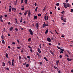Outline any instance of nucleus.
Wrapping results in <instances>:
<instances>
[{
  "label": "nucleus",
  "instance_id": "f257e3e1",
  "mask_svg": "<svg viewBox=\"0 0 73 73\" xmlns=\"http://www.w3.org/2000/svg\"><path fill=\"white\" fill-rule=\"evenodd\" d=\"M29 31L30 33L31 36H32L33 34V31H32V30H31V29H30L29 30Z\"/></svg>",
  "mask_w": 73,
  "mask_h": 73
},
{
  "label": "nucleus",
  "instance_id": "f03ea898",
  "mask_svg": "<svg viewBox=\"0 0 73 73\" xmlns=\"http://www.w3.org/2000/svg\"><path fill=\"white\" fill-rule=\"evenodd\" d=\"M45 26H46V27L48 26V24H46V23H45V22L44 23V24H43L42 28H44Z\"/></svg>",
  "mask_w": 73,
  "mask_h": 73
},
{
  "label": "nucleus",
  "instance_id": "7ed1b4c3",
  "mask_svg": "<svg viewBox=\"0 0 73 73\" xmlns=\"http://www.w3.org/2000/svg\"><path fill=\"white\" fill-rule=\"evenodd\" d=\"M28 16L29 17H31V11L30 10H29L28 11Z\"/></svg>",
  "mask_w": 73,
  "mask_h": 73
},
{
  "label": "nucleus",
  "instance_id": "20e7f679",
  "mask_svg": "<svg viewBox=\"0 0 73 73\" xmlns=\"http://www.w3.org/2000/svg\"><path fill=\"white\" fill-rule=\"evenodd\" d=\"M39 27V25H38V23H36V28L37 29H38V27Z\"/></svg>",
  "mask_w": 73,
  "mask_h": 73
},
{
  "label": "nucleus",
  "instance_id": "39448f33",
  "mask_svg": "<svg viewBox=\"0 0 73 73\" xmlns=\"http://www.w3.org/2000/svg\"><path fill=\"white\" fill-rule=\"evenodd\" d=\"M47 40L49 42H51V39H50V38H47Z\"/></svg>",
  "mask_w": 73,
  "mask_h": 73
},
{
  "label": "nucleus",
  "instance_id": "423d86ee",
  "mask_svg": "<svg viewBox=\"0 0 73 73\" xmlns=\"http://www.w3.org/2000/svg\"><path fill=\"white\" fill-rule=\"evenodd\" d=\"M64 5L65 8H67V6H66L67 4H66V3H63Z\"/></svg>",
  "mask_w": 73,
  "mask_h": 73
},
{
  "label": "nucleus",
  "instance_id": "0eeeda50",
  "mask_svg": "<svg viewBox=\"0 0 73 73\" xmlns=\"http://www.w3.org/2000/svg\"><path fill=\"white\" fill-rule=\"evenodd\" d=\"M48 31H49V29H47L46 30L45 32L44 33L45 34H47V33H48Z\"/></svg>",
  "mask_w": 73,
  "mask_h": 73
},
{
  "label": "nucleus",
  "instance_id": "6e6552de",
  "mask_svg": "<svg viewBox=\"0 0 73 73\" xmlns=\"http://www.w3.org/2000/svg\"><path fill=\"white\" fill-rule=\"evenodd\" d=\"M37 19V16L35 15L34 16V19L35 20H36V19Z\"/></svg>",
  "mask_w": 73,
  "mask_h": 73
},
{
  "label": "nucleus",
  "instance_id": "1a4fd4ad",
  "mask_svg": "<svg viewBox=\"0 0 73 73\" xmlns=\"http://www.w3.org/2000/svg\"><path fill=\"white\" fill-rule=\"evenodd\" d=\"M28 12V10H27L26 11H25L24 13V15H26Z\"/></svg>",
  "mask_w": 73,
  "mask_h": 73
},
{
  "label": "nucleus",
  "instance_id": "9d476101",
  "mask_svg": "<svg viewBox=\"0 0 73 73\" xmlns=\"http://www.w3.org/2000/svg\"><path fill=\"white\" fill-rule=\"evenodd\" d=\"M12 11H16V9L15 8V7L13 8L12 9Z\"/></svg>",
  "mask_w": 73,
  "mask_h": 73
},
{
  "label": "nucleus",
  "instance_id": "9b49d317",
  "mask_svg": "<svg viewBox=\"0 0 73 73\" xmlns=\"http://www.w3.org/2000/svg\"><path fill=\"white\" fill-rule=\"evenodd\" d=\"M59 62H60V61H59V60H58L56 61V65H57V66H58V63H59Z\"/></svg>",
  "mask_w": 73,
  "mask_h": 73
},
{
  "label": "nucleus",
  "instance_id": "f8f14e48",
  "mask_svg": "<svg viewBox=\"0 0 73 73\" xmlns=\"http://www.w3.org/2000/svg\"><path fill=\"white\" fill-rule=\"evenodd\" d=\"M2 66H5V63H4V62H2Z\"/></svg>",
  "mask_w": 73,
  "mask_h": 73
},
{
  "label": "nucleus",
  "instance_id": "ddd939ff",
  "mask_svg": "<svg viewBox=\"0 0 73 73\" xmlns=\"http://www.w3.org/2000/svg\"><path fill=\"white\" fill-rule=\"evenodd\" d=\"M38 52L39 53H41V51L40 50V49L39 48H38Z\"/></svg>",
  "mask_w": 73,
  "mask_h": 73
},
{
  "label": "nucleus",
  "instance_id": "4468645a",
  "mask_svg": "<svg viewBox=\"0 0 73 73\" xmlns=\"http://www.w3.org/2000/svg\"><path fill=\"white\" fill-rule=\"evenodd\" d=\"M61 13L63 15H64L65 13V11H62L61 12Z\"/></svg>",
  "mask_w": 73,
  "mask_h": 73
},
{
  "label": "nucleus",
  "instance_id": "2eb2a0df",
  "mask_svg": "<svg viewBox=\"0 0 73 73\" xmlns=\"http://www.w3.org/2000/svg\"><path fill=\"white\" fill-rule=\"evenodd\" d=\"M67 60H68V61H71L72 60L69 58H67Z\"/></svg>",
  "mask_w": 73,
  "mask_h": 73
},
{
  "label": "nucleus",
  "instance_id": "dca6fc26",
  "mask_svg": "<svg viewBox=\"0 0 73 73\" xmlns=\"http://www.w3.org/2000/svg\"><path fill=\"white\" fill-rule=\"evenodd\" d=\"M32 40V38H29L28 39V41L30 42L31 40Z\"/></svg>",
  "mask_w": 73,
  "mask_h": 73
},
{
  "label": "nucleus",
  "instance_id": "f3484780",
  "mask_svg": "<svg viewBox=\"0 0 73 73\" xmlns=\"http://www.w3.org/2000/svg\"><path fill=\"white\" fill-rule=\"evenodd\" d=\"M13 27H11L10 29H9L10 31H12L13 30Z\"/></svg>",
  "mask_w": 73,
  "mask_h": 73
},
{
  "label": "nucleus",
  "instance_id": "a211bd4d",
  "mask_svg": "<svg viewBox=\"0 0 73 73\" xmlns=\"http://www.w3.org/2000/svg\"><path fill=\"white\" fill-rule=\"evenodd\" d=\"M67 7H70V5L69 3H67V6H66Z\"/></svg>",
  "mask_w": 73,
  "mask_h": 73
},
{
  "label": "nucleus",
  "instance_id": "6ab92c4d",
  "mask_svg": "<svg viewBox=\"0 0 73 73\" xmlns=\"http://www.w3.org/2000/svg\"><path fill=\"white\" fill-rule=\"evenodd\" d=\"M54 68H55V69H57V70H58V68H57V67L54 66Z\"/></svg>",
  "mask_w": 73,
  "mask_h": 73
},
{
  "label": "nucleus",
  "instance_id": "aec40b11",
  "mask_svg": "<svg viewBox=\"0 0 73 73\" xmlns=\"http://www.w3.org/2000/svg\"><path fill=\"white\" fill-rule=\"evenodd\" d=\"M6 56L7 58H8V54H7V53H6Z\"/></svg>",
  "mask_w": 73,
  "mask_h": 73
},
{
  "label": "nucleus",
  "instance_id": "412c9836",
  "mask_svg": "<svg viewBox=\"0 0 73 73\" xmlns=\"http://www.w3.org/2000/svg\"><path fill=\"white\" fill-rule=\"evenodd\" d=\"M36 54H37L38 57H40V56L39 55L40 53L38 52H36Z\"/></svg>",
  "mask_w": 73,
  "mask_h": 73
},
{
  "label": "nucleus",
  "instance_id": "4be33fe9",
  "mask_svg": "<svg viewBox=\"0 0 73 73\" xmlns=\"http://www.w3.org/2000/svg\"><path fill=\"white\" fill-rule=\"evenodd\" d=\"M38 64H39L40 65H42V62H38Z\"/></svg>",
  "mask_w": 73,
  "mask_h": 73
},
{
  "label": "nucleus",
  "instance_id": "5701e85b",
  "mask_svg": "<svg viewBox=\"0 0 73 73\" xmlns=\"http://www.w3.org/2000/svg\"><path fill=\"white\" fill-rule=\"evenodd\" d=\"M22 21H23V17H21V20L20 22V23H22Z\"/></svg>",
  "mask_w": 73,
  "mask_h": 73
},
{
  "label": "nucleus",
  "instance_id": "b1692460",
  "mask_svg": "<svg viewBox=\"0 0 73 73\" xmlns=\"http://www.w3.org/2000/svg\"><path fill=\"white\" fill-rule=\"evenodd\" d=\"M24 1L25 3L26 4H27V2L28 1H27V0H25Z\"/></svg>",
  "mask_w": 73,
  "mask_h": 73
},
{
  "label": "nucleus",
  "instance_id": "393cba45",
  "mask_svg": "<svg viewBox=\"0 0 73 73\" xmlns=\"http://www.w3.org/2000/svg\"><path fill=\"white\" fill-rule=\"evenodd\" d=\"M2 39V40H4V35H3L1 36Z\"/></svg>",
  "mask_w": 73,
  "mask_h": 73
},
{
  "label": "nucleus",
  "instance_id": "a878e982",
  "mask_svg": "<svg viewBox=\"0 0 73 73\" xmlns=\"http://www.w3.org/2000/svg\"><path fill=\"white\" fill-rule=\"evenodd\" d=\"M19 60H21V57L20 56H19Z\"/></svg>",
  "mask_w": 73,
  "mask_h": 73
},
{
  "label": "nucleus",
  "instance_id": "bb28decb",
  "mask_svg": "<svg viewBox=\"0 0 73 73\" xmlns=\"http://www.w3.org/2000/svg\"><path fill=\"white\" fill-rule=\"evenodd\" d=\"M15 21H16V24H17V19H15Z\"/></svg>",
  "mask_w": 73,
  "mask_h": 73
},
{
  "label": "nucleus",
  "instance_id": "cd10ccee",
  "mask_svg": "<svg viewBox=\"0 0 73 73\" xmlns=\"http://www.w3.org/2000/svg\"><path fill=\"white\" fill-rule=\"evenodd\" d=\"M50 53H51V54H54V53H53V52H52V51L51 50L50 51Z\"/></svg>",
  "mask_w": 73,
  "mask_h": 73
},
{
  "label": "nucleus",
  "instance_id": "c85d7f7f",
  "mask_svg": "<svg viewBox=\"0 0 73 73\" xmlns=\"http://www.w3.org/2000/svg\"><path fill=\"white\" fill-rule=\"evenodd\" d=\"M60 50H61V51H62L63 52H64V50L62 48L60 49Z\"/></svg>",
  "mask_w": 73,
  "mask_h": 73
},
{
  "label": "nucleus",
  "instance_id": "c756f323",
  "mask_svg": "<svg viewBox=\"0 0 73 73\" xmlns=\"http://www.w3.org/2000/svg\"><path fill=\"white\" fill-rule=\"evenodd\" d=\"M26 66L27 68H28V67H29V64H27L26 65Z\"/></svg>",
  "mask_w": 73,
  "mask_h": 73
},
{
  "label": "nucleus",
  "instance_id": "7c9ffc66",
  "mask_svg": "<svg viewBox=\"0 0 73 73\" xmlns=\"http://www.w3.org/2000/svg\"><path fill=\"white\" fill-rule=\"evenodd\" d=\"M37 9H38V7H36L35 9V11H37Z\"/></svg>",
  "mask_w": 73,
  "mask_h": 73
},
{
  "label": "nucleus",
  "instance_id": "2f4dec72",
  "mask_svg": "<svg viewBox=\"0 0 73 73\" xmlns=\"http://www.w3.org/2000/svg\"><path fill=\"white\" fill-rule=\"evenodd\" d=\"M57 48L58 49H61V48H60V47H59L58 46H57Z\"/></svg>",
  "mask_w": 73,
  "mask_h": 73
},
{
  "label": "nucleus",
  "instance_id": "473e14b6",
  "mask_svg": "<svg viewBox=\"0 0 73 73\" xmlns=\"http://www.w3.org/2000/svg\"><path fill=\"white\" fill-rule=\"evenodd\" d=\"M11 9H12V8H9V12H11Z\"/></svg>",
  "mask_w": 73,
  "mask_h": 73
},
{
  "label": "nucleus",
  "instance_id": "72a5a7b5",
  "mask_svg": "<svg viewBox=\"0 0 73 73\" xmlns=\"http://www.w3.org/2000/svg\"><path fill=\"white\" fill-rule=\"evenodd\" d=\"M2 42L3 44H5V42L4 41V40H3L2 41Z\"/></svg>",
  "mask_w": 73,
  "mask_h": 73
},
{
  "label": "nucleus",
  "instance_id": "f704fd0d",
  "mask_svg": "<svg viewBox=\"0 0 73 73\" xmlns=\"http://www.w3.org/2000/svg\"><path fill=\"white\" fill-rule=\"evenodd\" d=\"M27 58H29V59H31V58L30 57V56H27Z\"/></svg>",
  "mask_w": 73,
  "mask_h": 73
},
{
  "label": "nucleus",
  "instance_id": "c9c22d12",
  "mask_svg": "<svg viewBox=\"0 0 73 73\" xmlns=\"http://www.w3.org/2000/svg\"><path fill=\"white\" fill-rule=\"evenodd\" d=\"M0 19H3V15H1Z\"/></svg>",
  "mask_w": 73,
  "mask_h": 73
},
{
  "label": "nucleus",
  "instance_id": "e433bc0d",
  "mask_svg": "<svg viewBox=\"0 0 73 73\" xmlns=\"http://www.w3.org/2000/svg\"><path fill=\"white\" fill-rule=\"evenodd\" d=\"M38 16H41V14H38Z\"/></svg>",
  "mask_w": 73,
  "mask_h": 73
},
{
  "label": "nucleus",
  "instance_id": "4c0bfd02",
  "mask_svg": "<svg viewBox=\"0 0 73 73\" xmlns=\"http://www.w3.org/2000/svg\"><path fill=\"white\" fill-rule=\"evenodd\" d=\"M59 4H60V3H57V4H56V5H57V6H59Z\"/></svg>",
  "mask_w": 73,
  "mask_h": 73
},
{
  "label": "nucleus",
  "instance_id": "58836bf2",
  "mask_svg": "<svg viewBox=\"0 0 73 73\" xmlns=\"http://www.w3.org/2000/svg\"><path fill=\"white\" fill-rule=\"evenodd\" d=\"M44 19L45 20H46V16H44Z\"/></svg>",
  "mask_w": 73,
  "mask_h": 73
},
{
  "label": "nucleus",
  "instance_id": "ea45409f",
  "mask_svg": "<svg viewBox=\"0 0 73 73\" xmlns=\"http://www.w3.org/2000/svg\"><path fill=\"white\" fill-rule=\"evenodd\" d=\"M45 9H46V8L45 7L44 9H43V11L44 12L45 11Z\"/></svg>",
  "mask_w": 73,
  "mask_h": 73
},
{
  "label": "nucleus",
  "instance_id": "a19ab883",
  "mask_svg": "<svg viewBox=\"0 0 73 73\" xmlns=\"http://www.w3.org/2000/svg\"><path fill=\"white\" fill-rule=\"evenodd\" d=\"M21 10H22V11H24V8L23 7V8H22Z\"/></svg>",
  "mask_w": 73,
  "mask_h": 73
},
{
  "label": "nucleus",
  "instance_id": "79ce46f5",
  "mask_svg": "<svg viewBox=\"0 0 73 73\" xmlns=\"http://www.w3.org/2000/svg\"><path fill=\"white\" fill-rule=\"evenodd\" d=\"M73 9H71V12H73Z\"/></svg>",
  "mask_w": 73,
  "mask_h": 73
},
{
  "label": "nucleus",
  "instance_id": "37998d69",
  "mask_svg": "<svg viewBox=\"0 0 73 73\" xmlns=\"http://www.w3.org/2000/svg\"><path fill=\"white\" fill-rule=\"evenodd\" d=\"M15 30H16L17 32H18V29H17V28H15Z\"/></svg>",
  "mask_w": 73,
  "mask_h": 73
},
{
  "label": "nucleus",
  "instance_id": "c03bdc74",
  "mask_svg": "<svg viewBox=\"0 0 73 73\" xmlns=\"http://www.w3.org/2000/svg\"><path fill=\"white\" fill-rule=\"evenodd\" d=\"M6 69L7 70H9V68L7 67V68H6Z\"/></svg>",
  "mask_w": 73,
  "mask_h": 73
},
{
  "label": "nucleus",
  "instance_id": "a18cd8bd",
  "mask_svg": "<svg viewBox=\"0 0 73 73\" xmlns=\"http://www.w3.org/2000/svg\"><path fill=\"white\" fill-rule=\"evenodd\" d=\"M28 48H30V49H32V47L30 46H28Z\"/></svg>",
  "mask_w": 73,
  "mask_h": 73
},
{
  "label": "nucleus",
  "instance_id": "49530a36",
  "mask_svg": "<svg viewBox=\"0 0 73 73\" xmlns=\"http://www.w3.org/2000/svg\"><path fill=\"white\" fill-rule=\"evenodd\" d=\"M12 66H15V64L13 63H12Z\"/></svg>",
  "mask_w": 73,
  "mask_h": 73
},
{
  "label": "nucleus",
  "instance_id": "de8ad7c7",
  "mask_svg": "<svg viewBox=\"0 0 73 73\" xmlns=\"http://www.w3.org/2000/svg\"><path fill=\"white\" fill-rule=\"evenodd\" d=\"M20 48H21V47H18L17 48V49H20Z\"/></svg>",
  "mask_w": 73,
  "mask_h": 73
},
{
  "label": "nucleus",
  "instance_id": "09e8293b",
  "mask_svg": "<svg viewBox=\"0 0 73 73\" xmlns=\"http://www.w3.org/2000/svg\"><path fill=\"white\" fill-rule=\"evenodd\" d=\"M59 57H60V58H62V56L61 55H60Z\"/></svg>",
  "mask_w": 73,
  "mask_h": 73
},
{
  "label": "nucleus",
  "instance_id": "8fccbe9b",
  "mask_svg": "<svg viewBox=\"0 0 73 73\" xmlns=\"http://www.w3.org/2000/svg\"><path fill=\"white\" fill-rule=\"evenodd\" d=\"M17 42H18V44H19V39L17 40Z\"/></svg>",
  "mask_w": 73,
  "mask_h": 73
},
{
  "label": "nucleus",
  "instance_id": "3c124183",
  "mask_svg": "<svg viewBox=\"0 0 73 73\" xmlns=\"http://www.w3.org/2000/svg\"><path fill=\"white\" fill-rule=\"evenodd\" d=\"M58 11L60 10V8L59 7H58Z\"/></svg>",
  "mask_w": 73,
  "mask_h": 73
},
{
  "label": "nucleus",
  "instance_id": "603ef678",
  "mask_svg": "<svg viewBox=\"0 0 73 73\" xmlns=\"http://www.w3.org/2000/svg\"><path fill=\"white\" fill-rule=\"evenodd\" d=\"M48 18H49V17H48V16H46V19H47V20H48Z\"/></svg>",
  "mask_w": 73,
  "mask_h": 73
},
{
  "label": "nucleus",
  "instance_id": "864d4df0",
  "mask_svg": "<svg viewBox=\"0 0 73 73\" xmlns=\"http://www.w3.org/2000/svg\"><path fill=\"white\" fill-rule=\"evenodd\" d=\"M5 17H7V15H4Z\"/></svg>",
  "mask_w": 73,
  "mask_h": 73
},
{
  "label": "nucleus",
  "instance_id": "5fc2aeb1",
  "mask_svg": "<svg viewBox=\"0 0 73 73\" xmlns=\"http://www.w3.org/2000/svg\"><path fill=\"white\" fill-rule=\"evenodd\" d=\"M63 18L64 17H63V16H62L61 17V20H62Z\"/></svg>",
  "mask_w": 73,
  "mask_h": 73
},
{
  "label": "nucleus",
  "instance_id": "6e6d98bb",
  "mask_svg": "<svg viewBox=\"0 0 73 73\" xmlns=\"http://www.w3.org/2000/svg\"><path fill=\"white\" fill-rule=\"evenodd\" d=\"M17 4V2H14V4L15 5H16V4Z\"/></svg>",
  "mask_w": 73,
  "mask_h": 73
},
{
  "label": "nucleus",
  "instance_id": "4d7b16f0",
  "mask_svg": "<svg viewBox=\"0 0 73 73\" xmlns=\"http://www.w3.org/2000/svg\"><path fill=\"white\" fill-rule=\"evenodd\" d=\"M30 50L31 52H33V50H32V49H31Z\"/></svg>",
  "mask_w": 73,
  "mask_h": 73
},
{
  "label": "nucleus",
  "instance_id": "13d9d810",
  "mask_svg": "<svg viewBox=\"0 0 73 73\" xmlns=\"http://www.w3.org/2000/svg\"><path fill=\"white\" fill-rule=\"evenodd\" d=\"M14 62V59H13L12 60V63H13Z\"/></svg>",
  "mask_w": 73,
  "mask_h": 73
},
{
  "label": "nucleus",
  "instance_id": "bf43d9fd",
  "mask_svg": "<svg viewBox=\"0 0 73 73\" xmlns=\"http://www.w3.org/2000/svg\"><path fill=\"white\" fill-rule=\"evenodd\" d=\"M34 5L35 6H36V5H37V3H35L34 4Z\"/></svg>",
  "mask_w": 73,
  "mask_h": 73
},
{
  "label": "nucleus",
  "instance_id": "052dcab7",
  "mask_svg": "<svg viewBox=\"0 0 73 73\" xmlns=\"http://www.w3.org/2000/svg\"><path fill=\"white\" fill-rule=\"evenodd\" d=\"M61 37H64V35H62Z\"/></svg>",
  "mask_w": 73,
  "mask_h": 73
},
{
  "label": "nucleus",
  "instance_id": "680f3d73",
  "mask_svg": "<svg viewBox=\"0 0 73 73\" xmlns=\"http://www.w3.org/2000/svg\"><path fill=\"white\" fill-rule=\"evenodd\" d=\"M66 57H69V56H68V55L67 54L66 55Z\"/></svg>",
  "mask_w": 73,
  "mask_h": 73
},
{
  "label": "nucleus",
  "instance_id": "e2e57ef3",
  "mask_svg": "<svg viewBox=\"0 0 73 73\" xmlns=\"http://www.w3.org/2000/svg\"><path fill=\"white\" fill-rule=\"evenodd\" d=\"M60 53H63V51H60Z\"/></svg>",
  "mask_w": 73,
  "mask_h": 73
},
{
  "label": "nucleus",
  "instance_id": "0e129e2a",
  "mask_svg": "<svg viewBox=\"0 0 73 73\" xmlns=\"http://www.w3.org/2000/svg\"><path fill=\"white\" fill-rule=\"evenodd\" d=\"M66 3H68V0H66Z\"/></svg>",
  "mask_w": 73,
  "mask_h": 73
},
{
  "label": "nucleus",
  "instance_id": "69168bd1",
  "mask_svg": "<svg viewBox=\"0 0 73 73\" xmlns=\"http://www.w3.org/2000/svg\"><path fill=\"white\" fill-rule=\"evenodd\" d=\"M12 44H15V42H12Z\"/></svg>",
  "mask_w": 73,
  "mask_h": 73
},
{
  "label": "nucleus",
  "instance_id": "338daca9",
  "mask_svg": "<svg viewBox=\"0 0 73 73\" xmlns=\"http://www.w3.org/2000/svg\"><path fill=\"white\" fill-rule=\"evenodd\" d=\"M73 72V70H71V72Z\"/></svg>",
  "mask_w": 73,
  "mask_h": 73
},
{
  "label": "nucleus",
  "instance_id": "774afa93",
  "mask_svg": "<svg viewBox=\"0 0 73 73\" xmlns=\"http://www.w3.org/2000/svg\"><path fill=\"white\" fill-rule=\"evenodd\" d=\"M24 58L25 60H27V57H25Z\"/></svg>",
  "mask_w": 73,
  "mask_h": 73
}]
</instances>
